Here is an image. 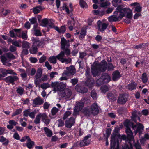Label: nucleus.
<instances>
[{
	"label": "nucleus",
	"mask_w": 149,
	"mask_h": 149,
	"mask_svg": "<svg viewBox=\"0 0 149 149\" xmlns=\"http://www.w3.org/2000/svg\"><path fill=\"white\" fill-rule=\"evenodd\" d=\"M141 79L144 84H146L148 82V78L146 73L144 72L142 74Z\"/></svg>",
	"instance_id": "bb28decb"
},
{
	"label": "nucleus",
	"mask_w": 149,
	"mask_h": 149,
	"mask_svg": "<svg viewBox=\"0 0 149 149\" xmlns=\"http://www.w3.org/2000/svg\"><path fill=\"white\" fill-rule=\"evenodd\" d=\"M75 89L77 92L82 94L86 93L88 91L87 87L79 84H78L76 86Z\"/></svg>",
	"instance_id": "9b49d317"
},
{
	"label": "nucleus",
	"mask_w": 149,
	"mask_h": 149,
	"mask_svg": "<svg viewBox=\"0 0 149 149\" xmlns=\"http://www.w3.org/2000/svg\"><path fill=\"white\" fill-rule=\"evenodd\" d=\"M19 79L18 77L16 76H9L4 78L2 79L4 81L8 83V85L11 84L12 85H14L15 83V81H17Z\"/></svg>",
	"instance_id": "0eeeda50"
},
{
	"label": "nucleus",
	"mask_w": 149,
	"mask_h": 149,
	"mask_svg": "<svg viewBox=\"0 0 149 149\" xmlns=\"http://www.w3.org/2000/svg\"><path fill=\"white\" fill-rule=\"evenodd\" d=\"M34 35L37 36H42V33H41L40 31L38 30V29H37L36 30L34 31Z\"/></svg>",
	"instance_id": "6e6d98bb"
},
{
	"label": "nucleus",
	"mask_w": 149,
	"mask_h": 149,
	"mask_svg": "<svg viewBox=\"0 0 149 149\" xmlns=\"http://www.w3.org/2000/svg\"><path fill=\"white\" fill-rule=\"evenodd\" d=\"M40 115L38 114L36 116V117L34 120V122L35 123L37 124L40 123Z\"/></svg>",
	"instance_id": "a18cd8bd"
},
{
	"label": "nucleus",
	"mask_w": 149,
	"mask_h": 149,
	"mask_svg": "<svg viewBox=\"0 0 149 149\" xmlns=\"http://www.w3.org/2000/svg\"><path fill=\"white\" fill-rule=\"evenodd\" d=\"M29 20L31 24H36L37 23V19L36 18L34 17L29 19Z\"/></svg>",
	"instance_id": "864d4df0"
},
{
	"label": "nucleus",
	"mask_w": 149,
	"mask_h": 149,
	"mask_svg": "<svg viewBox=\"0 0 149 149\" xmlns=\"http://www.w3.org/2000/svg\"><path fill=\"white\" fill-rule=\"evenodd\" d=\"M90 109L93 116L97 115L99 113L98 107L96 103H93L90 106Z\"/></svg>",
	"instance_id": "ddd939ff"
},
{
	"label": "nucleus",
	"mask_w": 149,
	"mask_h": 149,
	"mask_svg": "<svg viewBox=\"0 0 149 149\" xmlns=\"http://www.w3.org/2000/svg\"><path fill=\"white\" fill-rule=\"evenodd\" d=\"M46 59V57L43 55L39 59V62L40 63H42L45 61Z\"/></svg>",
	"instance_id": "774afa93"
},
{
	"label": "nucleus",
	"mask_w": 149,
	"mask_h": 149,
	"mask_svg": "<svg viewBox=\"0 0 149 149\" xmlns=\"http://www.w3.org/2000/svg\"><path fill=\"white\" fill-rule=\"evenodd\" d=\"M35 142L31 140L30 138H29L27 141V143L26 144L27 148L30 149L32 148V146L35 145Z\"/></svg>",
	"instance_id": "cd10ccee"
},
{
	"label": "nucleus",
	"mask_w": 149,
	"mask_h": 149,
	"mask_svg": "<svg viewBox=\"0 0 149 149\" xmlns=\"http://www.w3.org/2000/svg\"><path fill=\"white\" fill-rule=\"evenodd\" d=\"M44 130L47 137H50L52 136V132L47 127H44Z\"/></svg>",
	"instance_id": "393cba45"
},
{
	"label": "nucleus",
	"mask_w": 149,
	"mask_h": 149,
	"mask_svg": "<svg viewBox=\"0 0 149 149\" xmlns=\"http://www.w3.org/2000/svg\"><path fill=\"white\" fill-rule=\"evenodd\" d=\"M132 115L131 116L132 120L135 122H136V118L137 117V115L136 112V111L133 112L132 113Z\"/></svg>",
	"instance_id": "79ce46f5"
},
{
	"label": "nucleus",
	"mask_w": 149,
	"mask_h": 149,
	"mask_svg": "<svg viewBox=\"0 0 149 149\" xmlns=\"http://www.w3.org/2000/svg\"><path fill=\"white\" fill-rule=\"evenodd\" d=\"M20 75L22 78V79L23 80H26L27 77V74L26 73H23L20 74Z\"/></svg>",
	"instance_id": "e2e57ef3"
},
{
	"label": "nucleus",
	"mask_w": 149,
	"mask_h": 149,
	"mask_svg": "<svg viewBox=\"0 0 149 149\" xmlns=\"http://www.w3.org/2000/svg\"><path fill=\"white\" fill-rule=\"evenodd\" d=\"M72 94V92L71 90L69 88H66L63 92L61 93V95L62 97L69 98Z\"/></svg>",
	"instance_id": "4468645a"
},
{
	"label": "nucleus",
	"mask_w": 149,
	"mask_h": 149,
	"mask_svg": "<svg viewBox=\"0 0 149 149\" xmlns=\"http://www.w3.org/2000/svg\"><path fill=\"white\" fill-rule=\"evenodd\" d=\"M69 47L64 46V47H63V46L61 45V50H63L62 51L64 53V55L66 54L68 56H69L70 54V50L69 49Z\"/></svg>",
	"instance_id": "6ab92c4d"
},
{
	"label": "nucleus",
	"mask_w": 149,
	"mask_h": 149,
	"mask_svg": "<svg viewBox=\"0 0 149 149\" xmlns=\"http://www.w3.org/2000/svg\"><path fill=\"white\" fill-rule=\"evenodd\" d=\"M79 4L81 7L82 8H84L85 5H87L86 3L84 0H80Z\"/></svg>",
	"instance_id": "4d7b16f0"
},
{
	"label": "nucleus",
	"mask_w": 149,
	"mask_h": 149,
	"mask_svg": "<svg viewBox=\"0 0 149 149\" xmlns=\"http://www.w3.org/2000/svg\"><path fill=\"white\" fill-rule=\"evenodd\" d=\"M76 72L74 67L72 65L66 68V70H64L63 73L66 75L69 76L73 75Z\"/></svg>",
	"instance_id": "6e6552de"
},
{
	"label": "nucleus",
	"mask_w": 149,
	"mask_h": 149,
	"mask_svg": "<svg viewBox=\"0 0 149 149\" xmlns=\"http://www.w3.org/2000/svg\"><path fill=\"white\" fill-rule=\"evenodd\" d=\"M145 44L144 43H142L136 45L134 47V48L137 49H141V48H144L145 46Z\"/></svg>",
	"instance_id": "8fccbe9b"
},
{
	"label": "nucleus",
	"mask_w": 149,
	"mask_h": 149,
	"mask_svg": "<svg viewBox=\"0 0 149 149\" xmlns=\"http://www.w3.org/2000/svg\"><path fill=\"white\" fill-rule=\"evenodd\" d=\"M127 137L125 135L121 136L120 134H115L112 133L111 135L110 141L111 149H115V146H117V148L119 146V141H121L122 140H126Z\"/></svg>",
	"instance_id": "f03ea898"
},
{
	"label": "nucleus",
	"mask_w": 149,
	"mask_h": 149,
	"mask_svg": "<svg viewBox=\"0 0 149 149\" xmlns=\"http://www.w3.org/2000/svg\"><path fill=\"white\" fill-rule=\"evenodd\" d=\"M75 123V118L73 117H71L65 121V125L67 128H70L74 125Z\"/></svg>",
	"instance_id": "f8f14e48"
},
{
	"label": "nucleus",
	"mask_w": 149,
	"mask_h": 149,
	"mask_svg": "<svg viewBox=\"0 0 149 149\" xmlns=\"http://www.w3.org/2000/svg\"><path fill=\"white\" fill-rule=\"evenodd\" d=\"M91 96L93 100H96L97 97V94L94 90H92L91 91Z\"/></svg>",
	"instance_id": "72a5a7b5"
},
{
	"label": "nucleus",
	"mask_w": 149,
	"mask_h": 149,
	"mask_svg": "<svg viewBox=\"0 0 149 149\" xmlns=\"http://www.w3.org/2000/svg\"><path fill=\"white\" fill-rule=\"evenodd\" d=\"M22 109L21 108L16 109L15 112L13 113L12 116L13 117L15 116L20 114L22 113Z\"/></svg>",
	"instance_id": "2f4dec72"
},
{
	"label": "nucleus",
	"mask_w": 149,
	"mask_h": 149,
	"mask_svg": "<svg viewBox=\"0 0 149 149\" xmlns=\"http://www.w3.org/2000/svg\"><path fill=\"white\" fill-rule=\"evenodd\" d=\"M78 82V79L77 78L72 79L71 80V82L72 84L74 86Z\"/></svg>",
	"instance_id": "69168bd1"
},
{
	"label": "nucleus",
	"mask_w": 149,
	"mask_h": 149,
	"mask_svg": "<svg viewBox=\"0 0 149 149\" xmlns=\"http://www.w3.org/2000/svg\"><path fill=\"white\" fill-rule=\"evenodd\" d=\"M125 132L128 138L131 139H134L132 132L129 127H126Z\"/></svg>",
	"instance_id": "412c9836"
},
{
	"label": "nucleus",
	"mask_w": 149,
	"mask_h": 149,
	"mask_svg": "<svg viewBox=\"0 0 149 149\" xmlns=\"http://www.w3.org/2000/svg\"><path fill=\"white\" fill-rule=\"evenodd\" d=\"M6 72L7 74V75L8 74H11L13 76L17 74V73L14 72L13 70L11 69H8L6 71Z\"/></svg>",
	"instance_id": "de8ad7c7"
},
{
	"label": "nucleus",
	"mask_w": 149,
	"mask_h": 149,
	"mask_svg": "<svg viewBox=\"0 0 149 149\" xmlns=\"http://www.w3.org/2000/svg\"><path fill=\"white\" fill-rule=\"evenodd\" d=\"M70 42L69 40H66L63 37L61 38V45L63 46V47H64V46L70 47Z\"/></svg>",
	"instance_id": "2eb2a0df"
},
{
	"label": "nucleus",
	"mask_w": 149,
	"mask_h": 149,
	"mask_svg": "<svg viewBox=\"0 0 149 149\" xmlns=\"http://www.w3.org/2000/svg\"><path fill=\"white\" fill-rule=\"evenodd\" d=\"M82 113L85 116H89L91 114L93 115L91 109L87 107L84 108L82 110Z\"/></svg>",
	"instance_id": "dca6fc26"
},
{
	"label": "nucleus",
	"mask_w": 149,
	"mask_h": 149,
	"mask_svg": "<svg viewBox=\"0 0 149 149\" xmlns=\"http://www.w3.org/2000/svg\"><path fill=\"white\" fill-rule=\"evenodd\" d=\"M6 55L7 57L9 58L12 59H13L15 58V56L13 54L9 52L7 53Z\"/></svg>",
	"instance_id": "13d9d810"
},
{
	"label": "nucleus",
	"mask_w": 149,
	"mask_h": 149,
	"mask_svg": "<svg viewBox=\"0 0 149 149\" xmlns=\"http://www.w3.org/2000/svg\"><path fill=\"white\" fill-rule=\"evenodd\" d=\"M107 63L104 60H102L97 65V66H94L91 68V72L94 77L99 76L102 72L106 71L107 68Z\"/></svg>",
	"instance_id": "f257e3e1"
},
{
	"label": "nucleus",
	"mask_w": 149,
	"mask_h": 149,
	"mask_svg": "<svg viewBox=\"0 0 149 149\" xmlns=\"http://www.w3.org/2000/svg\"><path fill=\"white\" fill-rule=\"evenodd\" d=\"M134 146L136 149H143L140 143L137 142L134 144Z\"/></svg>",
	"instance_id": "052dcab7"
},
{
	"label": "nucleus",
	"mask_w": 149,
	"mask_h": 149,
	"mask_svg": "<svg viewBox=\"0 0 149 149\" xmlns=\"http://www.w3.org/2000/svg\"><path fill=\"white\" fill-rule=\"evenodd\" d=\"M111 131L112 130L110 128L107 129L106 130V134H103L104 137L109 138L111 134Z\"/></svg>",
	"instance_id": "c9c22d12"
},
{
	"label": "nucleus",
	"mask_w": 149,
	"mask_h": 149,
	"mask_svg": "<svg viewBox=\"0 0 149 149\" xmlns=\"http://www.w3.org/2000/svg\"><path fill=\"white\" fill-rule=\"evenodd\" d=\"M66 30V28L65 26H61L60 28V33H64Z\"/></svg>",
	"instance_id": "5fc2aeb1"
},
{
	"label": "nucleus",
	"mask_w": 149,
	"mask_h": 149,
	"mask_svg": "<svg viewBox=\"0 0 149 149\" xmlns=\"http://www.w3.org/2000/svg\"><path fill=\"white\" fill-rule=\"evenodd\" d=\"M137 85V84L135 81H133L128 84L127 88L129 90L132 91L136 89Z\"/></svg>",
	"instance_id": "aec40b11"
},
{
	"label": "nucleus",
	"mask_w": 149,
	"mask_h": 149,
	"mask_svg": "<svg viewBox=\"0 0 149 149\" xmlns=\"http://www.w3.org/2000/svg\"><path fill=\"white\" fill-rule=\"evenodd\" d=\"M29 60L31 63H36L38 61V59L34 57H31L29 58Z\"/></svg>",
	"instance_id": "bf43d9fd"
},
{
	"label": "nucleus",
	"mask_w": 149,
	"mask_h": 149,
	"mask_svg": "<svg viewBox=\"0 0 149 149\" xmlns=\"http://www.w3.org/2000/svg\"><path fill=\"white\" fill-rule=\"evenodd\" d=\"M124 125L126 127H129V126L131 125L133 128L135 127H136V125H134V124L132 122H131L128 119H126L125 120L124 123Z\"/></svg>",
	"instance_id": "4be33fe9"
},
{
	"label": "nucleus",
	"mask_w": 149,
	"mask_h": 149,
	"mask_svg": "<svg viewBox=\"0 0 149 149\" xmlns=\"http://www.w3.org/2000/svg\"><path fill=\"white\" fill-rule=\"evenodd\" d=\"M59 110V109L56 107H53L51 111L52 115H56Z\"/></svg>",
	"instance_id": "a19ab883"
},
{
	"label": "nucleus",
	"mask_w": 149,
	"mask_h": 149,
	"mask_svg": "<svg viewBox=\"0 0 149 149\" xmlns=\"http://www.w3.org/2000/svg\"><path fill=\"white\" fill-rule=\"evenodd\" d=\"M97 24L98 30L102 33L104 31L108 26V24L103 22L100 20L97 22Z\"/></svg>",
	"instance_id": "1a4fd4ad"
},
{
	"label": "nucleus",
	"mask_w": 149,
	"mask_h": 149,
	"mask_svg": "<svg viewBox=\"0 0 149 149\" xmlns=\"http://www.w3.org/2000/svg\"><path fill=\"white\" fill-rule=\"evenodd\" d=\"M16 36L17 37H18L19 38H21L23 39L26 40L28 38L27 32L26 31L25 32H24L23 31L22 32L21 35V34H18L16 33Z\"/></svg>",
	"instance_id": "b1692460"
},
{
	"label": "nucleus",
	"mask_w": 149,
	"mask_h": 149,
	"mask_svg": "<svg viewBox=\"0 0 149 149\" xmlns=\"http://www.w3.org/2000/svg\"><path fill=\"white\" fill-rule=\"evenodd\" d=\"M112 79L114 81H116L118 79L120 78L121 77V74L118 70L114 71L112 74Z\"/></svg>",
	"instance_id": "f3484780"
},
{
	"label": "nucleus",
	"mask_w": 149,
	"mask_h": 149,
	"mask_svg": "<svg viewBox=\"0 0 149 149\" xmlns=\"http://www.w3.org/2000/svg\"><path fill=\"white\" fill-rule=\"evenodd\" d=\"M111 80L110 76L107 73H103L96 81V84L98 86H100L103 84L107 83Z\"/></svg>",
	"instance_id": "20e7f679"
},
{
	"label": "nucleus",
	"mask_w": 149,
	"mask_h": 149,
	"mask_svg": "<svg viewBox=\"0 0 149 149\" xmlns=\"http://www.w3.org/2000/svg\"><path fill=\"white\" fill-rule=\"evenodd\" d=\"M127 98L125 94L122 93L119 95L117 100V103L120 105L124 104L127 101Z\"/></svg>",
	"instance_id": "9d476101"
},
{
	"label": "nucleus",
	"mask_w": 149,
	"mask_h": 149,
	"mask_svg": "<svg viewBox=\"0 0 149 149\" xmlns=\"http://www.w3.org/2000/svg\"><path fill=\"white\" fill-rule=\"evenodd\" d=\"M16 91L20 95H22L23 94L24 90V88H23L22 87H19V88L17 89Z\"/></svg>",
	"instance_id": "58836bf2"
},
{
	"label": "nucleus",
	"mask_w": 149,
	"mask_h": 149,
	"mask_svg": "<svg viewBox=\"0 0 149 149\" xmlns=\"http://www.w3.org/2000/svg\"><path fill=\"white\" fill-rule=\"evenodd\" d=\"M1 59L3 64L5 65V63H6L7 60V59L6 57L4 56H1Z\"/></svg>",
	"instance_id": "338daca9"
},
{
	"label": "nucleus",
	"mask_w": 149,
	"mask_h": 149,
	"mask_svg": "<svg viewBox=\"0 0 149 149\" xmlns=\"http://www.w3.org/2000/svg\"><path fill=\"white\" fill-rule=\"evenodd\" d=\"M116 10H118L119 12L123 13L125 16L128 19L132 20V18L133 13L131 9L127 8H124L123 5H119L118 6Z\"/></svg>",
	"instance_id": "7ed1b4c3"
},
{
	"label": "nucleus",
	"mask_w": 149,
	"mask_h": 149,
	"mask_svg": "<svg viewBox=\"0 0 149 149\" xmlns=\"http://www.w3.org/2000/svg\"><path fill=\"white\" fill-rule=\"evenodd\" d=\"M57 58L56 56H53L50 57L49 59V61L51 63L55 64L57 62Z\"/></svg>",
	"instance_id": "f704fd0d"
},
{
	"label": "nucleus",
	"mask_w": 149,
	"mask_h": 149,
	"mask_svg": "<svg viewBox=\"0 0 149 149\" xmlns=\"http://www.w3.org/2000/svg\"><path fill=\"white\" fill-rule=\"evenodd\" d=\"M114 15L109 17L108 18L109 21L110 22H116L118 21L119 19H121L125 17L123 13L119 12L118 10H116L113 13Z\"/></svg>",
	"instance_id": "39448f33"
},
{
	"label": "nucleus",
	"mask_w": 149,
	"mask_h": 149,
	"mask_svg": "<svg viewBox=\"0 0 149 149\" xmlns=\"http://www.w3.org/2000/svg\"><path fill=\"white\" fill-rule=\"evenodd\" d=\"M86 31L84 29H82L81 31L79 39L80 40H82L85 38V36L86 35Z\"/></svg>",
	"instance_id": "a878e982"
},
{
	"label": "nucleus",
	"mask_w": 149,
	"mask_h": 149,
	"mask_svg": "<svg viewBox=\"0 0 149 149\" xmlns=\"http://www.w3.org/2000/svg\"><path fill=\"white\" fill-rule=\"evenodd\" d=\"M38 49L34 45H33L32 47L29 49L30 53L32 54H36L38 52Z\"/></svg>",
	"instance_id": "c85d7f7f"
},
{
	"label": "nucleus",
	"mask_w": 149,
	"mask_h": 149,
	"mask_svg": "<svg viewBox=\"0 0 149 149\" xmlns=\"http://www.w3.org/2000/svg\"><path fill=\"white\" fill-rule=\"evenodd\" d=\"M22 47L23 48H29V43L26 41H24L22 43Z\"/></svg>",
	"instance_id": "37998d69"
},
{
	"label": "nucleus",
	"mask_w": 149,
	"mask_h": 149,
	"mask_svg": "<svg viewBox=\"0 0 149 149\" xmlns=\"http://www.w3.org/2000/svg\"><path fill=\"white\" fill-rule=\"evenodd\" d=\"M84 105V102H78L76 105V107L78 108L79 109L82 108Z\"/></svg>",
	"instance_id": "3c124183"
},
{
	"label": "nucleus",
	"mask_w": 149,
	"mask_h": 149,
	"mask_svg": "<svg viewBox=\"0 0 149 149\" xmlns=\"http://www.w3.org/2000/svg\"><path fill=\"white\" fill-rule=\"evenodd\" d=\"M142 10V7L140 6H137L135 8V11H136L138 13H141Z\"/></svg>",
	"instance_id": "680f3d73"
},
{
	"label": "nucleus",
	"mask_w": 149,
	"mask_h": 149,
	"mask_svg": "<svg viewBox=\"0 0 149 149\" xmlns=\"http://www.w3.org/2000/svg\"><path fill=\"white\" fill-rule=\"evenodd\" d=\"M90 144L89 141H85L84 140L81 141L79 143V146L80 147H83L84 146H87Z\"/></svg>",
	"instance_id": "473e14b6"
},
{
	"label": "nucleus",
	"mask_w": 149,
	"mask_h": 149,
	"mask_svg": "<svg viewBox=\"0 0 149 149\" xmlns=\"http://www.w3.org/2000/svg\"><path fill=\"white\" fill-rule=\"evenodd\" d=\"M71 58L69 57L68 58H64L63 59L62 61H61V62L62 63H64L66 62V63H68L71 62Z\"/></svg>",
	"instance_id": "49530a36"
},
{
	"label": "nucleus",
	"mask_w": 149,
	"mask_h": 149,
	"mask_svg": "<svg viewBox=\"0 0 149 149\" xmlns=\"http://www.w3.org/2000/svg\"><path fill=\"white\" fill-rule=\"evenodd\" d=\"M144 127L143 125L141 123H139L138 126L136 130V134L138 133L139 134L142 133V130H144Z\"/></svg>",
	"instance_id": "5701e85b"
},
{
	"label": "nucleus",
	"mask_w": 149,
	"mask_h": 149,
	"mask_svg": "<svg viewBox=\"0 0 149 149\" xmlns=\"http://www.w3.org/2000/svg\"><path fill=\"white\" fill-rule=\"evenodd\" d=\"M107 97L109 100H116V97L112 92H109L107 94Z\"/></svg>",
	"instance_id": "c756f323"
},
{
	"label": "nucleus",
	"mask_w": 149,
	"mask_h": 149,
	"mask_svg": "<svg viewBox=\"0 0 149 149\" xmlns=\"http://www.w3.org/2000/svg\"><path fill=\"white\" fill-rule=\"evenodd\" d=\"M43 103V101L41 99L37 97L33 100L32 103L33 105H35L34 106L33 105V106L36 107V105H40Z\"/></svg>",
	"instance_id": "a211bd4d"
},
{
	"label": "nucleus",
	"mask_w": 149,
	"mask_h": 149,
	"mask_svg": "<svg viewBox=\"0 0 149 149\" xmlns=\"http://www.w3.org/2000/svg\"><path fill=\"white\" fill-rule=\"evenodd\" d=\"M115 66L111 63H109L107 64V69L109 71H113L114 70Z\"/></svg>",
	"instance_id": "e433bc0d"
},
{
	"label": "nucleus",
	"mask_w": 149,
	"mask_h": 149,
	"mask_svg": "<svg viewBox=\"0 0 149 149\" xmlns=\"http://www.w3.org/2000/svg\"><path fill=\"white\" fill-rule=\"evenodd\" d=\"M56 57L57 59L59 60L61 62V61H62L64 57L63 52L62 51H61L58 55L56 56Z\"/></svg>",
	"instance_id": "7c9ffc66"
},
{
	"label": "nucleus",
	"mask_w": 149,
	"mask_h": 149,
	"mask_svg": "<svg viewBox=\"0 0 149 149\" xmlns=\"http://www.w3.org/2000/svg\"><path fill=\"white\" fill-rule=\"evenodd\" d=\"M85 84L86 86L90 88H91L93 86V83L91 81V79L88 78L85 82Z\"/></svg>",
	"instance_id": "4c0bfd02"
},
{
	"label": "nucleus",
	"mask_w": 149,
	"mask_h": 149,
	"mask_svg": "<svg viewBox=\"0 0 149 149\" xmlns=\"http://www.w3.org/2000/svg\"><path fill=\"white\" fill-rule=\"evenodd\" d=\"M7 70L6 69H1V72L2 73V74H1L2 75V77H1L0 79H1V80L2 79V77H5L6 76H7V74L6 72V71Z\"/></svg>",
	"instance_id": "ea45409f"
},
{
	"label": "nucleus",
	"mask_w": 149,
	"mask_h": 149,
	"mask_svg": "<svg viewBox=\"0 0 149 149\" xmlns=\"http://www.w3.org/2000/svg\"><path fill=\"white\" fill-rule=\"evenodd\" d=\"M41 87L43 89H46L50 87L49 84L48 83H43L41 85Z\"/></svg>",
	"instance_id": "09e8293b"
},
{
	"label": "nucleus",
	"mask_w": 149,
	"mask_h": 149,
	"mask_svg": "<svg viewBox=\"0 0 149 149\" xmlns=\"http://www.w3.org/2000/svg\"><path fill=\"white\" fill-rule=\"evenodd\" d=\"M42 23L43 24V26L45 27L49 23V21L47 18H44L42 21Z\"/></svg>",
	"instance_id": "603ef678"
},
{
	"label": "nucleus",
	"mask_w": 149,
	"mask_h": 149,
	"mask_svg": "<svg viewBox=\"0 0 149 149\" xmlns=\"http://www.w3.org/2000/svg\"><path fill=\"white\" fill-rule=\"evenodd\" d=\"M39 114L40 115V118H42L43 121H44L48 117L47 115L45 113H43L42 114L40 113Z\"/></svg>",
	"instance_id": "0e129e2a"
},
{
	"label": "nucleus",
	"mask_w": 149,
	"mask_h": 149,
	"mask_svg": "<svg viewBox=\"0 0 149 149\" xmlns=\"http://www.w3.org/2000/svg\"><path fill=\"white\" fill-rule=\"evenodd\" d=\"M51 85L53 88V90L55 91H63L66 87L65 84L62 82L60 83L58 82H52Z\"/></svg>",
	"instance_id": "423d86ee"
},
{
	"label": "nucleus",
	"mask_w": 149,
	"mask_h": 149,
	"mask_svg": "<svg viewBox=\"0 0 149 149\" xmlns=\"http://www.w3.org/2000/svg\"><path fill=\"white\" fill-rule=\"evenodd\" d=\"M71 114V113L70 111H66L64 113L63 116V119L64 120L65 119L68 117Z\"/></svg>",
	"instance_id": "c03bdc74"
}]
</instances>
